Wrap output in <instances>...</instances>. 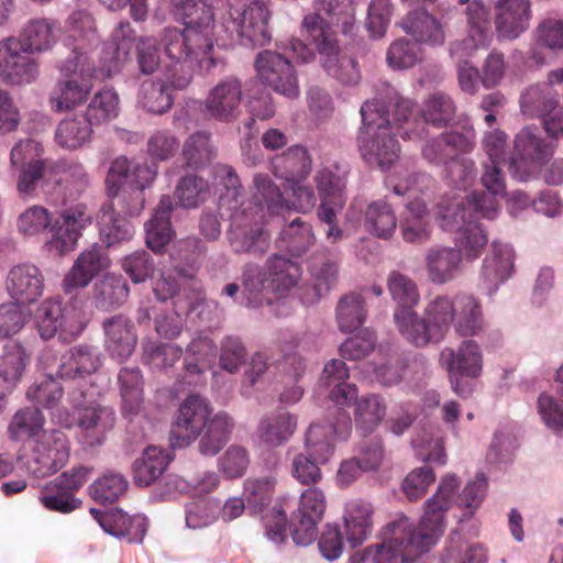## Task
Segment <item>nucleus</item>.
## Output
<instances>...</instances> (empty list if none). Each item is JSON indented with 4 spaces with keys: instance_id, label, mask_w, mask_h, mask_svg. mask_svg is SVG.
<instances>
[{
    "instance_id": "1",
    "label": "nucleus",
    "mask_w": 563,
    "mask_h": 563,
    "mask_svg": "<svg viewBox=\"0 0 563 563\" xmlns=\"http://www.w3.org/2000/svg\"><path fill=\"white\" fill-rule=\"evenodd\" d=\"M459 486L454 474L443 476L435 494L424 504L419 527L407 516H398L385 527L382 543L354 553L349 563H413L443 533L444 516Z\"/></svg>"
},
{
    "instance_id": "2",
    "label": "nucleus",
    "mask_w": 563,
    "mask_h": 563,
    "mask_svg": "<svg viewBox=\"0 0 563 563\" xmlns=\"http://www.w3.org/2000/svg\"><path fill=\"white\" fill-rule=\"evenodd\" d=\"M225 192L222 203L230 210L228 240L235 253L263 255L268 250V236L263 230L265 207L276 212L286 206L279 187L266 174H256L253 178V200L240 201L241 181L235 170L223 166Z\"/></svg>"
},
{
    "instance_id": "3",
    "label": "nucleus",
    "mask_w": 563,
    "mask_h": 563,
    "mask_svg": "<svg viewBox=\"0 0 563 563\" xmlns=\"http://www.w3.org/2000/svg\"><path fill=\"white\" fill-rule=\"evenodd\" d=\"M174 14L185 25L183 31L167 27L162 42L167 57L180 66V75H172L168 80L178 90L187 88L196 67L210 70L214 66L211 56L213 49V12L206 0L173 1Z\"/></svg>"
},
{
    "instance_id": "4",
    "label": "nucleus",
    "mask_w": 563,
    "mask_h": 563,
    "mask_svg": "<svg viewBox=\"0 0 563 563\" xmlns=\"http://www.w3.org/2000/svg\"><path fill=\"white\" fill-rule=\"evenodd\" d=\"M314 12L301 22V32L319 54L322 69L342 85H356L361 79L357 62L341 47L331 25L352 35L356 27L353 0H314Z\"/></svg>"
},
{
    "instance_id": "5",
    "label": "nucleus",
    "mask_w": 563,
    "mask_h": 563,
    "mask_svg": "<svg viewBox=\"0 0 563 563\" xmlns=\"http://www.w3.org/2000/svg\"><path fill=\"white\" fill-rule=\"evenodd\" d=\"M67 32L64 45L71 52L59 63L60 79L48 98L55 112L69 111L86 102L92 89L90 80L97 73L89 56L100 42L93 18L82 10L73 12L67 19Z\"/></svg>"
},
{
    "instance_id": "6",
    "label": "nucleus",
    "mask_w": 563,
    "mask_h": 563,
    "mask_svg": "<svg viewBox=\"0 0 563 563\" xmlns=\"http://www.w3.org/2000/svg\"><path fill=\"white\" fill-rule=\"evenodd\" d=\"M387 186L398 196L413 198L406 205L400 219V233L405 242L423 244L431 238L432 224L426 201L418 199V195L426 196L434 188V180L427 174L412 173L404 177L390 176Z\"/></svg>"
},
{
    "instance_id": "7",
    "label": "nucleus",
    "mask_w": 563,
    "mask_h": 563,
    "mask_svg": "<svg viewBox=\"0 0 563 563\" xmlns=\"http://www.w3.org/2000/svg\"><path fill=\"white\" fill-rule=\"evenodd\" d=\"M361 115L363 126L357 140L363 158L382 170L388 169L398 159L400 148L391 135L385 104L376 99L366 101L361 108Z\"/></svg>"
},
{
    "instance_id": "8",
    "label": "nucleus",
    "mask_w": 563,
    "mask_h": 563,
    "mask_svg": "<svg viewBox=\"0 0 563 563\" xmlns=\"http://www.w3.org/2000/svg\"><path fill=\"white\" fill-rule=\"evenodd\" d=\"M300 277L301 268L298 263L274 254L268 257L264 269L253 264L245 265L242 286L249 305L256 307L264 301L271 302V299H265V292H273L282 297L297 286Z\"/></svg>"
},
{
    "instance_id": "9",
    "label": "nucleus",
    "mask_w": 563,
    "mask_h": 563,
    "mask_svg": "<svg viewBox=\"0 0 563 563\" xmlns=\"http://www.w3.org/2000/svg\"><path fill=\"white\" fill-rule=\"evenodd\" d=\"M156 176L155 165L120 156L111 163L106 178L108 194L118 199L126 214L137 216L144 207L143 190L152 185Z\"/></svg>"
},
{
    "instance_id": "10",
    "label": "nucleus",
    "mask_w": 563,
    "mask_h": 563,
    "mask_svg": "<svg viewBox=\"0 0 563 563\" xmlns=\"http://www.w3.org/2000/svg\"><path fill=\"white\" fill-rule=\"evenodd\" d=\"M437 209L440 227L445 231L455 232L454 249L461 253V260L466 262L477 260L487 245L488 238L479 224L473 220H466L463 200H456L452 212L450 207H445L444 201H440Z\"/></svg>"
},
{
    "instance_id": "11",
    "label": "nucleus",
    "mask_w": 563,
    "mask_h": 563,
    "mask_svg": "<svg viewBox=\"0 0 563 563\" xmlns=\"http://www.w3.org/2000/svg\"><path fill=\"white\" fill-rule=\"evenodd\" d=\"M548 79V82L527 88L521 95L520 107L523 114L542 120L547 134H553L561 129L563 120L560 95L553 87L563 82V67L552 70Z\"/></svg>"
},
{
    "instance_id": "12",
    "label": "nucleus",
    "mask_w": 563,
    "mask_h": 563,
    "mask_svg": "<svg viewBox=\"0 0 563 563\" xmlns=\"http://www.w3.org/2000/svg\"><path fill=\"white\" fill-rule=\"evenodd\" d=\"M35 324L42 339L58 334L64 342L78 338L85 327L81 312L71 305L64 306L58 299H46L38 306Z\"/></svg>"
},
{
    "instance_id": "13",
    "label": "nucleus",
    "mask_w": 563,
    "mask_h": 563,
    "mask_svg": "<svg viewBox=\"0 0 563 563\" xmlns=\"http://www.w3.org/2000/svg\"><path fill=\"white\" fill-rule=\"evenodd\" d=\"M515 151L516 156L509 162V172L514 178L526 180L534 167L551 158L554 144L545 141L537 126H526L516 135Z\"/></svg>"
},
{
    "instance_id": "14",
    "label": "nucleus",
    "mask_w": 563,
    "mask_h": 563,
    "mask_svg": "<svg viewBox=\"0 0 563 563\" xmlns=\"http://www.w3.org/2000/svg\"><path fill=\"white\" fill-rule=\"evenodd\" d=\"M92 393L81 391L78 396L73 394L75 406L79 407L77 424L81 441L89 446L100 445L104 442L107 433L113 428L115 412L111 407L90 400Z\"/></svg>"
},
{
    "instance_id": "15",
    "label": "nucleus",
    "mask_w": 563,
    "mask_h": 563,
    "mask_svg": "<svg viewBox=\"0 0 563 563\" xmlns=\"http://www.w3.org/2000/svg\"><path fill=\"white\" fill-rule=\"evenodd\" d=\"M229 16L231 21L227 29L235 32L243 44L264 46L271 42V13L264 1H253L246 8H235L231 4Z\"/></svg>"
},
{
    "instance_id": "16",
    "label": "nucleus",
    "mask_w": 563,
    "mask_h": 563,
    "mask_svg": "<svg viewBox=\"0 0 563 563\" xmlns=\"http://www.w3.org/2000/svg\"><path fill=\"white\" fill-rule=\"evenodd\" d=\"M256 75L262 84L289 99L300 93L297 74L291 62L278 52L264 49L254 60Z\"/></svg>"
},
{
    "instance_id": "17",
    "label": "nucleus",
    "mask_w": 563,
    "mask_h": 563,
    "mask_svg": "<svg viewBox=\"0 0 563 563\" xmlns=\"http://www.w3.org/2000/svg\"><path fill=\"white\" fill-rule=\"evenodd\" d=\"M441 361L445 365L452 389L462 397L471 394V386L463 384L461 377L476 378L483 369V353L474 340L463 341L456 350L444 349Z\"/></svg>"
},
{
    "instance_id": "18",
    "label": "nucleus",
    "mask_w": 563,
    "mask_h": 563,
    "mask_svg": "<svg viewBox=\"0 0 563 563\" xmlns=\"http://www.w3.org/2000/svg\"><path fill=\"white\" fill-rule=\"evenodd\" d=\"M69 459V442L60 430L44 431L32 450L27 461L29 472L36 478H44L60 470Z\"/></svg>"
},
{
    "instance_id": "19",
    "label": "nucleus",
    "mask_w": 563,
    "mask_h": 563,
    "mask_svg": "<svg viewBox=\"0 0 563 563\" xmlns=\"http://www.w3.org/2000/svg\"><path fill=\"white\" fill-rule=\"evenodd\" d=\"M334 416L333 422L312 423L305 433V452L323 464L334 453L335 439L346 440L352 430V421L346 411L335 408Z\"/></svg>"
},
{
    "instance_id": "20",
    "label": "nucleus",
    "mask_w": 563,
    "mask_h": 563,
    "mask_svg": "<svg viewBox=\"0 0 563 563\" xmlns=\"http://www.w3.org/2000/svg\"><path fill=\"white\" fill-rule=\"evenodd\" d=\"M208 400L199 395L188 396L179 406L170 430L173 448L190 445L202 432L206 422L211 418Z\"/></svg>"
},
{
    "instance_id": "21",
    "label": "nucleus",
    "mask_w": 563,
    "mask_h": 563,
    "mask_svg": "<svg viewBox=\"0 0 563 563\" xmlns=\"http://www.w3.org/2000/svg\"><path fill=\"white\" fill-rule=\"evenodd\" d=\"M242 96V81L235 76L225 77L207 92L202 101V112L210 120L232 123L241 114Z\"/></svg>"
},
{
    "instance_id": "22",
    "label": "nucleus",
    "mask_w": 563,
    "mask_h": 563,
    "mask_svg": "<svg viewBox=\"0 0 563 563\" xmlns=\"http://www.w3.org/2000/svg\"><path fill=\"white\" fill-rule=\"evenodd\" d=\"M325 508L327 497L320 487L310 486L301 492L292 519V540L297 545L307 547L316 540Z\"/></svg>"
},
{
    "instance_id": "23",
    "label": "nucleus",
    "mask_w": 563,
    "mask_h": 563,
    "mask_svg": "<svg viewBox=\"0 0 563 563\" xmlns=\"http://www.w3.org/2000/svg\"><path fill=\"white\" fill-rule=\"evenodd\" d=\"M467 21V35L464 40L451 45V54L459 57L472 56L481 48L490 45L493 33L490 30V10L482 0H473L465 9Z\"/></svg>"
},
{
    "instance_id": "24",
    "label": "nucleus",
    "mask_w": 563,
    "mask_h": 563,
    "mask_svg": "<svg viewBox=\"0 0 563 563\" xmlns=\"http://www.w3.org/2000/svg\"><path fill=\"white\" fill-rule=\"evenodd\" d=\"M111 260L107 246L95 243L82 251L62 282V288L67 295H75L86 288L91 280L108 269Z\"/></svg>"
},
{
    "instance_id": "25",
    "label": "nucleus",
    "mask_w": 563,
    "mask_h": 563,
    "mask_svg": "<svg viewBox=\"0 0 563 563\" xmlns=\"http://www.w3.org/2000/svg\"><path fill=\"white\" fill-rule=\"evenodd\" d=\"M15 37L0 41V77L11 85H26L38 75L36 62Z\"/></svg>"
},
{
    "instance_id": "26",
    "label": "nucleus",
    "mask_w": 563,
    "mask_h": 563,
    "mask_svg": "<svg viewBox=\"0 0 563 563\" xmlns=\"http://www.w3.org/2000/svg\"><path fill=\"white\" fill-rule=\"evenodd\" d=\"M532 15V0L495 1L494 24L498 38H518L530 27Z\"/></svg>"
},
{
    "instance_id": "27",
    "label": "nucleus",
    "mask_w": 563,
    "mask_h": 563,
    "mask_svg": "<svg viewBox=\"0 0 563 563\" xmlns=\"http://www.w3.org/2000/svg\"><path fill=\"white\" fill-rule=\"evenodd\" d=\"M515 252L509 244L494 241L489 254L483 261L479 287L489 297L494 296L514 271Z\"/></svg>"
},
{
    "instance_id": "28",
    "label": "nucleus",
    "mask_w": 563,
    "mask_h": 563,
    "mask_svg": "<svg viewBox=\"0 0 563 563\" xmlns=\"http://www.w3.org/2000/svg\"><path fill=\"white\" fill-rule=\"evenodd\" d=\"M91 220V213L85 205L78 203L65 209L54 235L47 243L48 250L57 255L74 250L80 235V230L90 224Z\"/></svg>"
},
{
    "instance_id": "29",
    "label": "nucleus",
    "mask_w": 563,
    "mask_h": 563,
    "mask_svg": "<svg viewBox=\"0 0 563 563\" xmlns=\"http://www.w3.org/2000/svg\"><path fill=\"white\" fill-rule=\"evenodd\" d=\"M475 146V133L445 132L431 139L421 148L422 157L430 164L446 166L457 153H468Z\"/></svg>"
},
{
    "instance_id": "30",
    "label": "nucleus",
    "mask_w": 563,
    "mask_h": 563,
    "mask_svg": "<svg viewBox=\"0 0 563 563\" xmlns=\"http://www.w3.org/2000/svg\"><path fill=\"white\" fill-rule=\"evenodd\" d=\"M5 286L9 295L16 302L31 303L42 296L44 277L35 265L20 264L10 269Z\"/></svg>"
},
{
    "instance_id": "31",
    "label": "nucleus",
    "mask_w": 563,
    "mask_h": 563,
    "mask_svg": "<svg viewBox=\"0 0 563 563\" xmlns=\"http://www.w3.org/2000/svg\"><path fill=\"white\" fill-rule=\"evenodd\" d=\"M298 427L296 415L276 410L263 416L255 430L256 440L261 445L275 449L291 439Z\"/></svg>"
},
{
    "instance_id": "32",
    "label": "nucleus",
    "mask_w": 563,
    "mask_h": 563,
    "mask_svg": "<svg viewBox=\"0 0 563 563\" xmlns=\"http://www.w3.org/2000/svg\"><path fill=\"white\" fill-rule=\"evenodd\" d=\"M104 346L112 358L123 362L134 352L137 334L133 323L118 314L103 321Z\"/></svg>"
},
{
    "instance_id": "33",
    "label": "nucleus",
    "mask_w": 563,
    "mask_h": 563,
    "mask_svg": "<svg viewBox=\"0 0 563 563\" xmlns=\"http://www.w3.org/2000/svg\"><path fill=\"white\" fill-rule=\"evenodd\" d=\"M428 279L444 285L455 279L463 271L461 253L451 246L435 245L424 255Z\"/></svg>"
},
{
    "instance_id": "34",
    "label": "nucleus",
    "mask_w": 563,
    "mask_h": 563,
    "mask_svg": "<svg viewBox=\"0 0 563 563\" xmlns=\"http://www.w3.org/2000/svg\"><path fill=\"white\" fill-rule=\"evenodd\" d=\"M314 183L321 201L317 216L331 220L333 210H342L345 205V181L331 169L323 168L317 172Z\"/></svg>"
},
{
    "instance_id": "35",
    "label": "nucleus",
    "mask_w": 563,
    "mask_h": 563,
    "mask_svg": "<svg viewBox=\"0 0 563 563\" xmlns=\"http://www.w3.org/2000/svg\"><path fill=\"white\" fill-rule=\"evenodd\" d=\"M399 26L419 45L438 46L442 45L445 41L442 24L424 9L410 11L401 19Z\"/></svg>"
},
{
    "instance_id": "36",
    "label": "nucleus",
    "mask_w": 563,
    "mask_h": 563,
    "mask_svg": "<svg viewBox=\"0 0 563 563\" xmlns=\"http://www.w3.org/2000/svg\"><path fill=\"white\" fill-rule=\"evenodd\" d=\"M100 365L101 357L97 347L78 345L62 355L57 375L66 379L81 378L95 373Z\"/></svg>"
},
{
    "instance_id": "37",
    "label": "nucleus",
    "mask_w": 563,
    "mask_h": 563,
    "mask_svg": "<svg viewBox=\"0 0 563 563\" xmlns=\"http://www.w3.org/2000/svg\"><path fill=\"white\" fill-rule=\"evenodd\" d=\"M453 328L462 336H475L483 332L485 319L478 298L466 292L455 295Z\"/></svg>"
},
{
    "instance_id": "38",
    "label": "nucleus",
    "mask_w": 563,
    "mask_h": 563,
    "mask_svg": "<svg viewBox=\"0 0 563 563\" xmlns=\"http://www.w3.org/2000/svg\"><path fill=\"white\" fill-rule=\"evenodd\" d=\"M55 162L45 159L38 163H31L16 170V190L24 199L34 198L43 190L44 185L53 177H56Z\"/></svg>"
},
{
    "instance_id": "39",
    "label": "nucleus",
    "mask_w": 563,
    "mask_h": 563,
    "mask_svg": "<svg viewBox=\"0 0 563 563\" xmlns=\"http://www.w3.org/2000/svg\"><path fill=\"white\" fill-rule=\"evenodd\" d=\"M234 428L233 419L225 412L213 415L203 426L198 443L200 454L217 455L230 440Z\"/></svg>"
},
{
    "instance_id": "40",
    "label": "nucleus",
    "mask_w": 563,
    "mask_h": 563,
    "mask_svg": "<svg viewBox=\"0 0 563 563\" xmlns=\"http://www.w3.org/2000/svg\"><path fill=\"white\" fill-rule=\"evenodd\" d=\"M349 377V369L343 361L331 360L324 365L320 383L330 389L329 396L336 405H349L356 397L355 386L346 383Z\"/></svg>"
},
{
    "instance_id": "41",
    "label": "nucleus",
    "mask_w": 563,
    "mask_h": 563,
    "mask_svg": "<svg viewBox=\"0 0 563 563\" xmlns=\"http://www.w3.org/2000/svg\"><path fill=\"white\" fill-rule=\"evenodd\" d=\"M170 462L167 451L156 448H146L142 455L133 463V481L140 487L154 484L166 471Z\"/></svg>"
},
{
    "instance_id": "42",
    "label": "nucleus",
    "mask_w": 563,
    "mask_h": 563,
    "mask_svg": "<svg viewBox=\"0 0 563 563\" xmlns=\"http://www.w3.org/2000/svg\"><path fill=\"white\" fill-rule=\"evenodd\" d=\"M372 514V505L365 500L354 498L346 503L343 519L346 538L352 547L361 544L369 534Z\"/></svg>"
},
{
    "instance_id": "43",
    "label": "nucleus",
    "mask_w": 563,
    "mask_h": 563,
    "mask_svg": "<svg viewBox=\"0 0 563 563\" xmlns=\"http://www.w3.org/2000/svg\"><path fill=\"white\" fill-rule=\"evenodd\" d=\"M172 210V198L163 196L153 217L145 224L146 244L155 252H159L167 245L174 235L170 225Z\"/></svg>"
},
{
    "instance_id": "44",
    "label": "nucleus",
    "mask_w": 563,
    "mask_h": 563,
    "mask_svg": "<svg viewBox=\"0 0 563 563\" xmlns=\"http://www.w3.org/2000/svg\"><path fill=\"white\" fill-rule=\"evenodd\" d=\"M30 355L20 343L8 344L0 356V387L11 393L24 374Z\"/></svg>"
},
{
    "instance_id": "45",
    "label": "nucleus",
    "mask_w": 563,
    "mask_h": 563,
    "mask_svg": "<svg viewBox=\"0 0 563 563\" xmlns=\"http://www.w3.org/2000/svg\"><path fill=\"white\" fill-rule=\"evenodd\" d=\"M92 128L82 113H76L57 124L54 139L59 147L76 151L89 142Z\"/></svg>"
},
{
    "instance_id": "46",
    "label": "nucleus",
    "mask_w": 563,
    "mask_h": 563,
    "mask_svg": "<svg viewBox=\"0 0 563 563\" xmlns=\"http://www.w3.org/2000/svg\"><path fill=\"white\" fill-rule=\"evenodd\" d=\"M129 296V285L121 275L107 274L95 283L92 299L95 306L102 310L122 306Z\"/></svg>"
},
{
    "instance_id": "47",
    "label": "nucleus",
    "mask_w": 563,
    "mask_h": 563,
    "mask_svg": "<svg viewBox=\"0 0 563 563\" xmlns=\"http://www.w3.org/2000/svg\"><path fill=\"white\" fill-rule=\"evenodd\" d=\"M394 320L401 334L417 346L440 341L427 319L419 317L412 309H396Z\"/></svg>"
},
{
    "instance_id": "48",
    "label": "nucleus",
    "mask_w": 563,
    "mask_h": 563,
    "mask_svg": "<svg viewBox=\"0 0 563 563\" xmlns=\"http://www.w3.org/2000/svg\"><path fill=\"white\" fill-rule=\"evenodd\" d=\"M355 400V426L357 432L363 437H367L380 424L386 416L387 405L385 400L376 395L371 394Z\"/></svg>"
},
{
    "instance_id": "49",
    "label": "nucleus",
    "mask_w": 563,
    "mask_h": 563,
    "mask_svg": "<svg viewBox=\"0 0 563 563\" xmlns=\"http://www.w3.org/2000/svg\"><path fill=\"white\" fill-rule=\"evenodd\" d=\"M205 252L206 246L198 238L188 236L180 240L172 254L173 271L180 278H194L198 261Z\"/></svg>"
},
{
    "instance_id": "50",
    "label": "nucleus",
    "mask_w": 563,
    "mask_h": 563,
    "mask_svg": "<svg viewBox=\"0 0 563 563\" xmlns=\"http://www.w3.org/2000/svg\"><path fill=\"white\" fill-rule=\"evenodd\" d=\"M125 416L137 415L143 405V378L139 367H124L118 374Z\"/></svg>"
},
{
    "instance_id": "51",
    "label": "nucleus",
    "mask_w": 563,
    "mask_h": 563,
    "mask_svg": "<svg viewBox=\"0 0 563 563\" xmlns=\"http://www.w3.org/2000/svg\"><path fill=\"white\" fill-rule=\"evenodd\" d=\"M91 515L98 520L103 530L117 538H129V541L141 542L145 534L144 521L123 514L103 515L100 510L91 509Z\"/></svg>"
},
{
    "instance_id": "52",
    "label": "nucleus",
    "mask_w": 563,
    "mask_h": 563,
    "mask_svg": "<svg viewBox=\"0 0 563 563\" xmlns=\"http://www.w3.org/2000/svg\"><path fill=\"white\" fill-rule=\"evenodd\" d=\"M56 23L45 18L30 20L22 29L18 38L24 52H43L52 47L55 42L54 31Z\"/></svg>"
},
{
    "instance_id": "53",
    "label": "nucleus",
    "mask_w": 563,
    "mask_h": 563,
    "mask_svg": "<svg viewBox=\"0 0 563 563\" xmlns=\"http://www.w3.org/2000/svg\"><path fill=\"white\" fill-rule=\"evenodd\" d=\"M119 112V95L114 89L103 88L90 98L82 114L95 126L115 119Z\"/></svg>"
},
{
    "instance_id": "54",
    "label": "nucleus",
    "mask_w": 563,
    "mask_h": 563,
    "mask_svg": "<svg viewBox=\"0 0 563 563\" xmlns=\"http://www.w3.org/2000/svg\"><path fill=\"white\" fill-rule=\"evenodd\" d=\"M44 417L38 408L25 407L18 410L9 426L8 434L13 441H24L25 439L36 438L42 434Z\"/></svg>"
},
{
    "instance_id": "55",
    "label": "nucleus",
    "mask_w": 563,
    "mask_h": 563,
    "mask_svg": "<svg viewBox=\"0 0 563 563\" xmlns=\"http://www.w3.org/2000/svg\"><path fill=\"white\" fill-rule=\"evenodd\" d=\"M316 242L310 224L294 219L283 229L278 239V246L287 250L292 256L303 255Z\"/></svg>"
},
{
    "instance_id": "56",
    "label": "nucleus",
    "mask_w": 563,
    "mask_h": 563,
    "mask_svg": "<svg viewBox=\"0 0 563 563\" xmlns=\"http://www.w3.org/2000/svg\"><path fill=\"white\" fill-rule=\"evenodd\" d=\"M454 316L455 296L438 295L424 308V317L440 340L453 325Z\"/></svg>"
},
{
    "instance_id": "57",
    "label": "nucleus",
    "mask_w": 563,
    "mask_h": 563,
    "mask_svg": "<svg viewBox=\"0 0 563 563\" xmlns=\"http://www.w3.org/2000/svg\"><path fill=\"white\" fill-rule=\"evenodd\" d=\"M364 225L379 239H389L397 228V217L385 201L371 203L365 212Z\"/></svg>"
},
{
    "instance_id": "58",
    "label": "nucleus",
    "mask_w": 563,
    "mask_h": 563,
    "mask_svg": "<svg viewBox=\"0 0 563 563\" xmlns=\"http://www.w3.org/2000/svg\"><path fill=\"white\" fill-rule=\"evenodd\" d=\"M183 156L187 166L201 168L216 157V147L211 142V134L198 131L187 137L183 146Z\"/></svg>"
},
{
    "instance_id": "59",
    "label": "nucleus",
    "mask_w": 563,
    "mask_h": 563,
    "mask_svg": "<svg viewBox=\"0 0 563 563\" xmlns=\"http://www.w3.org/2000/svg\"><path fill=\"white\" fill-rule=\"evenodd\" d=\"M486 553L478 543H471L459 532L450 536L441 563H485Z\"/></svg>"
},
{
    "instance_id": "60",
    "label": "nucleus",
    "mask_w": 563,
    "mask_h": 563,
    "mask_svg": "<svg viewBox=\"0 0 563 563\" xmlns=\"http://www.w3.org/2000/svg\"><path fill=\"white\" fill-rule=\"evenodd\" d=\"M137 102L146 111L162 114L172 107L173 97L166 82L145 80L140 87Z\"/></svg>"
},
{
    "instance_id": "61",
    "label": "nucleus",
    "mask_w": 563,
    "mask_h": 563,
    "mask_svg": "<svg viewBox=\"0 0 563 563\" xmlns=\"http://www.w3.org/2000/svg\"><path fill=\"white\" fill-rule=\"evenodd\" d=\"M387 289L397 303V309H412L420 301L416 282L400 272L393 271L387 277Z\"/></svg>"
},
{
    "instance_id": "62",
    "label": "nucleus",
    "mask_w": 563,
    "mask_h": 563,
    "mask_svg": "<svg viewBox=\"0 0 563 563\" xmlns=\"http://www.w3.org/2000/svg\"><path fill=\"white\" fill-rule=\"evenodd\" d=\"M366 309L364 299L356 294L342 297L336 307V320L341 331L353 332L364 323Z\"/></svg>"
},
{
    "instance_id": "63",
    "label": "nucleus",
    "mask_w": 563,
    "mask_h": 563,
    "mask_svg": "<svg viewBox=\"0 0 563 563\" xmlns=\"http://www.w3.org/2000/svg\"><path fill=\"white\" fill-rule=\"evenodd\" d=\"M421 60L420 45L405 37L394 41L386 52L387 65L395 70L412 68Z\"/></svg>"
},
{
    "instance_id": "64",
    "label": "nucleus",
    "mask_w": 563,
    "mask_h": 563,
    "mask_svg": "<svg viewBox=\"0 0 563 563\" xmlns=\"http://www.w3.org/2000/svg\"><path fill=\"white\" fill-rule=\"evenodd\" d=\"M113 206L103 207L100 219V235L107 247L130 240L134 232L126 219L114 214Z\"/></svg>"
}]
</instances>
